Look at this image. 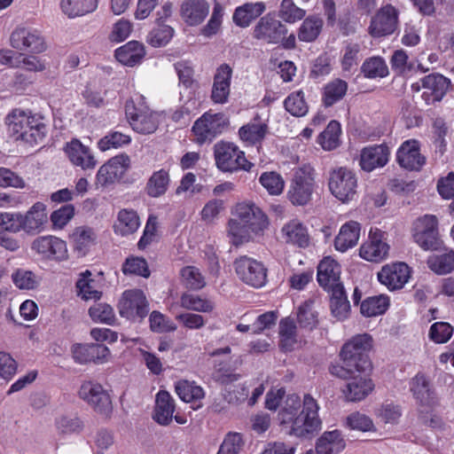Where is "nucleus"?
Returning a JSON list of instances; mask_svg holds the SVG:
<instances>
[{"mask_svg": "<svg viewBox=\"0 0 454 454\" xmlns=\"http://www.w3.org/2000/svg\"><path fill=\"white\" fill-rule=\"evenodd\" d=\"M319 405L309 394L304 395L302 409L298 395H288L280 406L278 419L282 425L290 427L291 434L304 437L321 428L322 421L318 416Z\"/></svg>", "mask_w": 454, "mask_h": 454, "instance_id": "obj_1", "label": "nucleus"}, {"mask_svg": "<svg viewBox=\"0 0 454 454\" xmlns=\"http://www.w3.org/2000/svg\"><path fill=\"white\" fill-rule=\"evenodd\" d=\"M5 123L14 139L31 145L43 142L47 133L43 117L28 109L12 110L5 118Z\"/></svg>", "mask_w": 454, "mask_h": 454, "instance_id": "obj_2", "label": "nucleus"}, {"mask_svg": "<svg viewBox=\"0 0 454 454\" xmlns=\"http://www.w3.org/2000/svg\"><path fill=\"white\" fill-rule=\"evenodd\" d=\"M215 165L223 172L249 171L254 166L238 145L231 142L220 141L214 145Z\"/></svg>", "mask_w": 454, "mask_h": 454, "instance_id": "obj_3", "label": "nucleus"}, {"mask_svg": "<svg viewBox=\"0 0 454 454\" xmlns=\"http://www.w3.org/2000/svg\"><path fill=\"white\" fill-rule=\"evenodd\" d=\"M372 348V337L367 333L358 334L343 346L340 356L347 366H354L357 372H364L371 367L367 352Z\"/></svg>", "mask_w": 454, "mask_h": 454, "instance_id": "obj_4", "label": "nucleus"}, {"mask_svg": "<svg viewBox=\"0 0 454 454\" xmlns=\"http://www.w3.org/2000/svg\"><path fill=\"white\" fill-rule=\"evenodd\" d=\"M125 113L132 129L138 133L152 134L158 128V115L148 108L142 97L128 101Z\"/></svg>", "mask_w": 454, "mask_h": 454, "instance_id": "obj_5", "label": "nucleus"}, {"mask_svg": "<svg viewBox=\"0 0 454 454\" xmlns=\"http://www.w3.org/2000/svg\"><path fill=\"white\" fill-rule=\"evenodd\" d=\"M328 186L337 200L348 203L356 196L357 178L356 174L346 167L334 168L329 174Z\"/></svg>", "mask_w": 454, "mask_h": 454, "instance_id": "obj_6", "label": "nucleus"}, {"mask_svg": "<svg viewBox=\"0 0 454 454\" xmlns=\"http://www.w3.org/2000/svg\"><path fill=\"white\" fill-rule=\"evenodd\" d=\"M315 170L304 165L295 170L288 191V198L294 205H306L315 190Z\"/></svg>", "mask_w": 454, "mask_h": 454, "instance_id": "obj_7", "label": "nucleus"}, {"mask_svg": "<svg viewBox=\"0 0 454 454\" xmlns=\"http://www.w3.org/2000/svg\"><path fill=\"white\" fill-rule=\"evenodd\" d=\"M227 125L228 119L223 113L206 112L192 126L194 141L199 145L211 142L223 131Z\"/></svg>", "mask_w": 454, "mask_h": 454, "instance_id": "obj_8", "label": "nucleus"}, {"mask_svg": "<svg viewBox=\"0 0 454 454\" xmlns=\"http://www.w3.org/2000/svg\"><path fill=\"white\" fill-rule=\"evenodd\" d=\"M414 242L423 250H435L440 245L438 220L435 215H425L417 218L412 225Z\"/></svg>", "mask_w": 454, "mask_h": 454, "instance_id": "obj_9", "label": "nucleus"}, {"mask_svg": "<svg viewBox=\"0 0 454 454\" xmlns=\"http://www.w3.org/2000/svg\"><path fill=\"white\" fill-rule=\"evenodd\" d=\"M235 271L245 284L255 288L263 286L267 279V270L262 262L247 255L234 262Z\"/></svg>", "mask_w": 454, "mask_h": 454, "instance_id": "obj_10", "label": "nucleus"}, {"mask_svg": "<svg viewBox=\"0 0 454 454\" xmlns=\"http://www.w3.org/2000/svg\"><path fill=\"white\" fill-rule=\"evenodd\" d=\"M79 397L90 405L97 412L108 416L112 411V401L101 384L89 380L82 383Z\"/></svg>", "mask_w": 454, "mask_h": 454, "instance_id": "obj_11", "label": "nucleus"}, {"mask_svg": "<svg viewBox=\"0 0 454 454\" xmlns=\"http://www.w3.org/2000/svg\"><path fill=\"white\" fill-rule=\"evenodd\" d=\"M237 219L247 225L255 236H262L270 225L266 214L254 202H241L235 207Z\"/></svg>", "mask_w": 454, "mask_h": 454, "instance_id": "obj_12", "label": "nucleus"}, {"mask_svg": "<svg viewBox=\"0 0 454 454\" xmlns=\"http://www.w3.org/2000/svg\"><path fill=\"white\" fill-rule=\"evenodd\" d=\"M31 249L42 258L63 262L68 258L67 242L53 235H45L35 239Z\"/></svg>", "mask_w": 454, "mask_h": 454, "instance_id": "obj_13", "label": "nucleus"}, {"mask_svg": "<svg viewBox=\"0 0 454 454\" xmlns=\"http://www.w3.org/2000/svg\"><path fill=\"white\" fill-rule=\"evenodd\" d=\"M129 165L130 159L126 154L111 158L98 168L96 174V186L103 188L116 183L122 178Z\"/></svg>", "mask_w": 454, "mask_h": 454, "instance_id": "obj_14", "label": "nucleus"}, {"mask_svg": "<svg viewBox=\"0 0 454 454\" xmlns=\"http://www.w3.org/2000/svg\"><path fill=\"white\" fill-rule=\"evenodd\" d=\"M121 317L129 320L144 318L148 313V302L145 294L138 289L125 291L119 301Z\"/></svg>", "mask_w": 454, "mask_h": 454, "instance_id": "obj_15", "label": "nucleus"}, {"mask_svg": "<svg viewBox=\"0 0 454 454\" xmlns=\"http://www.w3.org/2000/svg\"><path fill=\"white\" fill-rule=\"evenodd\" d=\"M10 44L18 51L31 53H41L46 50L41 34L36 29L27 27H18L12 31Z\"/></svg>", "mask_w": 454, "mask_h": 454, "instance_id": "obj_16", "label": "nucleus"}, {"mask_svg": "<svg viewBox=\"0 0 454 454\" xmlns=\"http://www.w3.org/2000/svg\"><path fill=\"white\" fill-rule=\"evenodd\" d=\"M63 152L70 163L84 171L92 170L98 160L92 149L83 145L78 138H73L64 145Z\"/></svg>", "mask_w": 454, "mask_h": 454, "instance_id": "obj_17", "label": "nucleus"}, {"mask_svg": "<svg viewBox=\"0 0 454 454\" xmlns=\"http://www.w3.org/2000/svg\"><path fill=\"white\" fill-rule=\"evenodd\" d=\"M389 246L386 241V233L380 229H371L368 239L359 248V255L368 261L379 262L387 257Z\"/></svg>", "mask_w": 454, "mask_h": 454, "instance_id": "obj_18", "label": "nucleus"}, {"mask_svg": "<svg viewBox=\"0 0 454 454\" xmlns=\"http://www.w3.org/2000/svg\"><path fill=\"white\" fill-rule=\"evenodd\" d=\"M398 22V12L391 4L381 7L372 18L369 33L373 37H381L395 32Z\"/></svg>", "mask_w": 454, "mask_h": 454, "instance_id": "obj_19", "label": "nucleus"}, {"mask_svg": "<svg viewBox=\"0 0 454 454\" xmlns=\"http://www.w3.org/2000/svg\"><path fill=\"white\" fill-rule=\"evenodd\" d=\"M410 276V268L404 262L387 264L378 272L379 281L390 291L403 288Z\"/></svg>", "mask_w": 454, "mask_h": 454, "instance_id": "obj_20", "label": "nucleus"}, {"mask_svg": "<svg viewBox=\"0 0 454 454\" xmlns=\"http://www.w3.org/2000/svg\"><path fill=\"white\" fill-rule=\"evenodd\" d=\"M450 81L442 74H431L421 79V98L430 106L440 102L448 91Z\"/></svg>", "mask_w": 454, "mask_h": 454, "instance_id": "obj_21", "label": "nucleus"}, {"mask_svg": "<svg viewBox=\"0 0 454 454\" xmlns=\"http://www.w3.org/2000/svg\"><path fill=\"white\" fill-rule=\"evenodd\" d=\"M341 267L331 256L324 257L317 265V279L326 292L343 287L340 282Z\"/></svg>", "mask_w": 454, "mask_h": 454, "instance_id": "obj_22", "label": "nucleus"}, {"mask_svg": "<svg viewBox=\"0 0 454 454\" xmlns=\"http://www.w3.org/2000/svg\"><path fill=\"white\" fill-rule=\"evenodd\" d=\"M287 33L286 27L279 20L266 15L260 19L253 30V36L267 43H278Z\"/></svg>", "mask_w": 454, "mask_h": 454, "instance_id": "obj_23", "label": "nucleus"}, {"mask_svg": "<svg viewBox=\"0 0 454 454\" xmlns=\"http://www.w3.org/2000/svg\"><path fill=\"white\" fill-rule=\"evenodd\" d=\"M409 385L410 391L420 406L432 408L438 404L436 394L423 373H418L411 378Z\"/></svg>", "mask_w": 454, "mask_h": 454, "instance_id": "obj_24", "label": "nucleus"}, {"mask_svg": "<svg viewBox=\"0 0 454 454\" xmlns=\"http://www.w3.org/2000/svg\"><path fill=\"white\" fill-rule=\"evenodd\" d=\"M396 158L399 165L409 170H419L426 163V158L420 153L416 140L403 143L397 151Z\"/></svg>", "mask_w": 454, "mask_h": 454, "instance_id": "obj_25", "label": "nucleus"}, {"mask_svg": "<svg viewBox=\"0 0 454 454\" xmlns=\"http://www.w3.org/2000/svg\"><path fill=\"white\" fill-rule=\"evenodd\" d=\"M48 222L46 206L42 202L35 203L25 214H22L23 231L35 235L44 230Z\"/></svg>", "mask_w": 454, "mask_h": 454, "instance_id": "obj_26", "label": "nucleus"}, {"mask_svg": "<svg viewBox=\"0 0 454 454\" xmlns=\"http://www.w3.org/2000/svg\"><path fill=\"white\" fill-rule=\"evenodd\" d=\"M342 389L345 399L348 402H359L368 396L374 388L372 380L366 375L354 374Z\"/></svg>", "mask_w": 454, "mask_h": 454, "instance_id": "obj_27", "label": "nucleus"}, {"mask_svg": "<svg viewBox=\"0 0 454 454\" xmlns=\"http://www.w3.org/2000/svg\"><path fill=\"white\" fill-rule=\"evenodd\" d=\"M231 74L232 70L230 66L226 64L217 68L211 92V99L214 103L224 104L228 101Z\"/></svg>", "mask_w": 454, "mask_h": 454, "instance_id": "obj_28", "label": "nucleus"}, {"mask_svg": "<svg viewBox=\"0 0 454 454\" xmlns=\"http://www.w3.org/2000/svg\"><path fill=\"white\" fill-rule=\"evenodd\" d=\"M209 12L206 0H184L180 7V15L189 26H197L204 21Z\"/></svg>", "mask_w": 454, "mask_h": 454, "instance_id": "obj_29", "label": "nucleus"}, {"mask_svg": "<svg viewBox=\"0 0 454 454\" xmlns=\"http://www.w3.org/2000/svg\"><path fill=\"white\" fill-rule=\"evenodd\" d=\"M361 234V224L356 221H348L341 225L334 239V247L337 251L345 253L356 247Z\"/></svg>", "mask_w": 454, "mask_h": 454, "instance_id": "obj_30", "label": "nucleus"}, {"mask_svg": "<svg viewBox=\"0 0 454 454\" xmlns=\"http://www.w3.org/2000/svg\"><path fill=\"white\" fill-rule=\"evenodd\" d=\"M388 148L383 145L365 147L360 155L361 168L371 172L377 168H381L388 161Z\"/></svg>", "mask_w": 454, "mask_h": 454, "instance_id": "obj_31", "label": "nucleus"}, {"mask_svg": "<svg viewBox=\"0 0 454 454\" xmlns=\"http://www.w3.org/2000/svg\"><path fill=\"white\" fill-rule=\"evenodd\" d=\"M268 132V121L256 115L239 129V136L247 145H256L264 139Z\"/></svg>", "mask_w": 454, "mask_h": 454, "instance_id": "obj_32", "label": "nucleus"}, {"mask_svg": "<svg viewBox=\"0 0 454 454\" xmlns=\"http://www.w3.org/2000/svg\"><path fill=\"white\" fill-rule=\"evenodd\" d=\"M283 240L299 247H306L309 243L307 228L298 220L294 219L285 223L281 228Z\"/></svg>", "mask_w": 454, "mask_h": 454, "instance_id": "obj_33", "label": "nucleus"}, {"mask_svg": "<svg viewBox=\"0 0 454 454\" xmlns=\"http://www.w3.org/2000/svg\"><path fill=\"white\" fill-rule=\"evenodd\" d=\"M175 401L168 392L160 390L156 395L153 419L161 425L168 426L173 419Z\"/></svg>", "mask_w": 454, "mask_h": 454, "instance_id": "obj_34", "label": "nucleus"}, {"mask_svg": "<svg viewBox=\"0 0 454 454\" xmlns=\"http://www.w3.org/2000/svg\"><path fill=\"white\" fill-rule=\"evenodd\" d=\"M346 447V442L339 430L325 432L317 441V454H339Z\"/></svg>", "mask_w": 454, "mask_h": 454, "instance_id": "obj_35", "label": "nucleus"}, {"mask_svg": "<svg viewBox=\"0 0 454 454\" xmlns=\"http://www.w3.org/2000/svg\"><path fill=\"white\" fill-rule=\"evenodd\" d=\"M266 7L262 2L246 3L238 6L233 13V22L240 27H247L251 22L261 16Z\"/></svg>", "mask_w": 454, "mask_h": 454, "instance_id": "obj_36", "label": "nucleus"}, {"mask_svg": "<svg viewBox=\"0 0 454 454\" xmlns=\"http://www.w3.org/2000/svg\"><path fill=\"white\" fill-rule=\"evenodd\" d=\"M99 0H60L61 12L69 19L82 17L94 12Z\"/></svg>", "mask_w": 454, "mask_h": 454, "instance_id": "obj_37", "label": "nucleus"}, {"mask_svg": "<svg viewBox=\"0 0 454 454\" xmlns=\"http://www.w3.org/2000/svg\"><path fill=\"white\" fill-rule=\"evenodd\" d=\"M145 48L137 41H130L115 51L116 59L125 66L133 67L145 56Z\"/></svg>", "mask_w": 454, "mask_h": 454, "instance_id": "obj_38", "label": "nucleus"}, {"mask_svg": "<svg viewBox=\"0 0 454 454\" xmlns=\"http://www.w3.org/2000/svg\"><path fill=\"white\" fill-rule=\"evenodd\" d=\"M175 389L180 399L185 403H200L205 397L203 388L194 381L186 380H179L176 383ZM200 407H201V403L197 404L193 409L196 410Z\"/></svg>", "mask_w": 454, "mask_h": 454, "instance_id": "obj_39", "label": "nucleus"}, {"mask_svg": "<svg viewBox=\"0 0 454 454\" xmlns=\"http://www.w3.org/2000/svg\"><path fill=\"white\" fill-rule=\"evenodd\" d=\"M140 226V219L137 212L131 209H121L114 223V231L121 236L136 232Z\"/></svg>", "mask_w": 454, "mask_h": 454, "instance_id": "obj_40", "label": "nucleus"}, {"mask_svg": "<svg viewBox=\"0 0 454 454\" xmlns=\"http://www.w3.org/2000/svg\"><path fill=\"white\" fill-rule=\"evenodd\" d=\"M328 293L330 294V309L333 317L340 321L348 318L350 311V304L344 291V287L333 289Z\"/></svg>", "mask_w": 454, "mask_h": 454, "instance_id": "obj_41", "label": "nucleus"}, {"mask_svg": "<svg viewBox=\"0 0 454 454\" xmlns=\"http://www.w3.org/2000/svg\"><path fill=\"white\" fill-rule=\"evenodd\" d=\"M77 294L85 301L99 300L102 293L97 288V282L92 278V273L89 270L82 272L76 282Z\"/></svg>", "mask_w": 454, "mask_h": 454, "instance_id": "obj_42", "label": "nucleus"}, {"mask_svg": "<svg viewBox=\"0 0 454 454\" xmlns=\"http://www.w3.org/2000/svg\"><path fill=\"white\" fill-rule=\"evenodd\" d=\"M348 83L341 79H334L323 88L322 103L329 107L340 101L346 95Z\"/></svg>", "mask_w": 454, "mask_h": 454, "instance_id": "obj_43", "label": "nucleus"}, {"mask_svg": "<svg viewBox=\"0 0 454 454\" xmlns=\"http://www.w3.org/2000/svg\"><path fill=\"white\" fill-rule=\"evenodd\" d=\"M72 237L74 239V249L82 256L88 253L97 239V235L93 229L87 226L76 228Z\"/></svg>", "mask_w": 454, "mask_h": 454, "instance_id": "obj_44", "label": "nucleus"}, {"mask_svg": "<svg viewBox=\"0 0 454 454\" xmlns=\"http://www.w3.org/2000/svg\"><path fill=\"white\" fill-rule=\"evenodd\" d=\"M168 171L161 168L153 173L146 184V192L150 197L157 198L163 195L169 185Z\"/></svg>", "mask_w": 454, "mask_h": 454, "instance_id": "obj_45", "label": "nucleus"}, {"mask_svg": "<svg viewBox=\"0 0 454 454\" xmlns=\"http://www.w3.org/2000/svg\"><path fill=\"white\" fill-rule=\"evenodd\" d=\"M228 234L231 239V242L235 246H239L244 243H247L254 240L255 236L254 231L248 228L247 225L244 224L240 221L236 219H231L228 223Z\"/></svg>", "mask_w": 454, "mask_h": 454, "instance_id": "obj_46", "label": "nucleus"}, {"mask_svg": "<svg viewBox=\"0 0 454 454\" xmlns=\"http://www.w3.org/2000/svg\"><path fill=\"white\" fill-rule=\"evenodd\" d=\"M180 306L187 310L200 313H209L215 308L214 303L210 300L190 293H184L181 295Z\"/></svg>", "mask_w": 454, "mask_h": 454, "instance_id": "obj_47", "label": "nucleus"}, {"mask_svg": "<svg viewBox=\"0 0 454 454\" xmlns=\"http://www.w3.org/2000/svg\"><path fill=\"white\" fill-rule=\"evenodd\" d=\"M389 307V298L387 295L380 294L368 297L362 301L361 313L368 317H376L386 312Z\"/></svg>", "mask_w": 454, "mask_h": 454, "instance_id": "obj_48", "label": "nucleus"}, {"mask_svg": "<svg viewBox=\"0 0 454 454\" xmlns=\"http://www.w3.org/2000/svg\"><path fill=\"white\" fill-rule=\"evenodd\" d=\"M361 71L370 79L384 78L389 74L385 59L380 56L366 59L361 67Z\"/></svg>", "mask_w": 454, "mask_h": 454, "instance_id": "obj_49", "label": "nucleus"}, {"mask_svg": "<svg viewBox=\"0 0 454 454\" xmlns=\"http://www.w3.org/2000/svg\"><path fill=\"white\" fill-rule=\"evenodd\" d=\"M323 27V20L317 16L306 18L298 30V38L302 42H313L319 35Z\"/></svg>", "mask_w": 454, "mask_h": 454, "instance_id": "obj_50", "label": "nucleus"}, {"mask_svg": "<svg viewBox=\"0 0 454 454\" xmlns=\"http://www.w3.org/2000/svg\"><path fill=\"white\" fill-rule=\"evenodd\" d=\"M429 269L438 275H445L454 270V251L428 257Z\"/></svg>", "mask_w": 454, "mask_h": 454, "instance_id": "obj_51", "label": "nucleus"}, {"mask_svg": "<svg viewBox=\"0 0 454 454\" xmlns=\"http://www.w3.org/2000/svg\"><path fill=\"white\" fill-rule=\"evenodd\" d=\"M280 346L286 351L294 348L297 344L296 326L289 317L283 318L279 323Z\"/></svg>", "mask_w": 454, "mask_h": 454, "instance_id": "obj_52", "label": "nucleus"}, {"mask_svg": "<svg viewBox=\"0 0 454 454\" xmlns=\"http://www.w3.org/2000/svg\"><path fill=\"white\" fill-rule=\"evenodd\" d=\"M340 132V124L336 121H332L319 135L318 143L324 150H333L339 145Z\"/></svg>", "mask_w": 454, "mask_h": 454, "instance_id": "obj_53", "label": "nucleus"}, {"mask_svg": "<svg viewBox=\"0 0 454 454\" xmlns=\"http://www.w3.org/2000/svg\"><path fill=\"white\" fill-rule=\"evenodd\" d=\"M12 279L15 286L20 290H34L40 285V278L25 269L15 270L12 274Z\"/></svg>", "mask_w": 454, "mask_h": 454, "instance_id": "obj_54", "label": "nucleus"}, {"mask_svg": "<svg viewBox=\"0 0 454 454\" xmlns=\"http://www.w3.org/2000/svg\"><path fill=\"white\" fill-rule=\"evenodd\" d=\"M286 110L296 117L304 116L309 110L304 93L298 90L291 93L284 101Z\"/></svg>", "mask_w": 454, "mask_h": 454, "instance_id": "obj_55", "label": "nucleus"}, {"mask_svg": "<svg viewBox=\"0 0 454 454\" xmlns=\"http://www.w3.org/2000/svg\"><path fill=\"white\" fill-rule=\"evenodd\" d=\"M314 301L309 300L299 307L297 319L300 325L303 328L313 329L317 326V312L314 309Z\"/></svg>", "mask_w": 454, "mask_h": 454, "instance_id": "obj_56", "label": "nucleus"}, {"mask_svg": "<svg viewBox=\"0 0 454 454\" xmlns=\"http://www.w3.org/2000/svg\"><path fill=\"white\" fill-rule=\"evenodd\" d=\"M122 272L125 275H137L144 278L150 276L147 262L137 256H131L125 260L122 264Z\"/></svg>", "mask_w": 454, "mask_h": 454, "instance_id": "obj_57", "label": "nucleus"}, {"mask_svg": "<svg viewBox=\"0 0 454 454\" xmlns=\"http://www.w3.org/2000/svg\"><path fill=\"white\" fill-rule=\"evenodd\" d=\"M260 184L270 195H279L285 187L283 177L277 172H264L259 178Z\"/></svg>", "mask_w": 454, "mask_h": 454, "instance_id": "obj_58", "label": "nucleus"}, {"mask_svg": "<svg viewBox=\"0 0 454 454\" xmlns=\"http://www.w3.org/2000/svg\"><path fill=\"white\" fill-rule=\"evenodd\" d=\"M90 318L96 323L112 325L115 315L113 308L106 303H96L89 309Z\"/></svg>", "mask_w": 454, "mask_h": 454, "instance_id": "obj_59", "label": "nucleus"}, {"mask_svg": "<svg viewBox=\"0 0 454 454\" xmlns=\"http://www.w3.org/2000/svg\"><path fill=\"white\" fill-rule=\"evenodd\" d=\"M56 427L61 434H73L82 430L83 423L76 416L64 415L56 419Z\"/></svg>", "mask_w": 454, "mask_h": 454, "instance_id": "obj_60", "label": "nucleus"}, {"mask_svg": "<svg viewBox=\"0 0 454 454\" xmlns=\"http://www.w3.org/2000/svg\"><path fill=\"white\" fill-rule=\"evenodd\" d=\"M1 231L11 233H18L23 231L22 213L20 212H1L0 213Z\"/></svg>", "mask_w": 454, "mask_h": 454, "instance_id": "obj_61", "label": "nucleus"}, {"mask_svg": "<svg viewBox=\"0 0 454 454\" xmlns=\"http://www.w3.org/2000/svg\"><path fill=\"white\" fill-rule=\"evenodd\" d=\"M130 141L131 138L129 136L114 131L102 137L98 142V147L100 151L106 152L113 148H118L124 145H128Z\"/></svg>", "mask_w": 454, "mask_h": 454, "instance_id": "obj_62", "label": "nucleus"}, {"mask_svg": "<svg viewBox=\"0 0 454 454\" xmlns=\"http://www.w3.org/2000/svg\"><path fill=\"white\" fill-rule=\"evenodd\" d=\"M305 14V11L295 5L293 0H283L280 4L279 17L287 23L301 20Z\"/></svg>", "mask_w": 454, "mask_h": 454, "instance_id": "obj_63", "label": "nucleus"}, {"mask_svg": "<svg viewBox=\"0 0 454 454\" xmlns=\"http://www.w3.org/2000/svg\"><path fill=\"white\" fill-rule=\"evenodd\" d=\"M242 436L239 433H229L224 437L216 454H239L243 447Z\"/></svg>", "mask_w": 454, "mask_h": 454, "instance_id": "obj_64", "label": "nucleus"}]
</instances>
